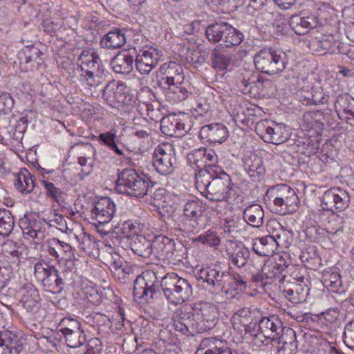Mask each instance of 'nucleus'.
<instances>
[{
	"label": "nucleus",
	"instance_id": "393cba45",
	"mask_svg": "<svg viewBox=\"0 0 354 354\" xmlns=\"http://www.w3.org/2000/svg\"><path fill=\"white\" fill-rule=\"evenodd\" d=\"M245 171L253 181H260L266 172L263 161L261 157L256 153L245 155L243 159Z\"/></svg>",
	"mask_w": 354,
	"mask_h": 354
},
{
	"label": "nucleus",
	"instance_id": "2eb2a0df",
	"mask_svg": "<svg viewBox=\"0 0 354 354\" xmlns=\"http://www.w3.org/2000/svg\"><path fill=\"white\" fill-rule=\"evenodd\" d=\"M188 164L194 168L195 171L212 167H216L218 157L212 149L201 147L192 150L187 156Z\"/></svg>",
	"mask_w": 354,
	"mask_h": 354
},
{
	"label": "nucleus",
	"instance_id": "f704fd0d",
	"mask_svg": "<svg viewBox=\"0 0 354 354\" xmlns=\"http://www.w3.org/2000/svg\"><path fill=\"white\" fill-rule=\"evenodd\" d=\"M35 177L25 168L21 169L15 181V188L22 194H29L35 187Z\"/></svg>",
	"mask_w": 354,
	"mask_h": 354
},
{
	"label": "nucleus",
	"instance_id": "a18cd8bd",
	"mask_svg": "<svg viewBox=\"0 0 354 354\" xmlns=\"http://www.w3.org/2000/svg\"><path fill=\"white\" fill-rule=\"evenodd\" d=\"M39 295L37 291L33 288L30 289L23 299V306L27 311L35 313L39 308Z\"/></svg>",
	"mask_w": 354,
	"mask_h": 354
},
{
	"label": "nucleus",
	"instance_id": "603ef678",
	"mask_svg": "<svg viewBox=\"0 0 354 354\" xmlns=\"http://www.w3.org/2000/svg\"><path fill=\"white\" fill-rule=\"evenodd\" d=\"M347 102H349V97L347 95H339L337 97L335 106L337 111H343L344 113L349 115L351 117H346L347 122L351 118H354V109L350 107V105L348 104L346 106Z\"/></svg>",
	"mask_w": 354,
	"mask_h": 354
},
{
	"label": "nucleus",
	"instance_id": "4468645a",
	"mask_svg": "<svg viewBox=\"0 0 354 354\" xmlns=\"http://www.w3.org/2000/svg\"><path fill=\"white\" fill-rule=\"evenodd\" d=\"M232 187L233 184L230 176L225 172H223L212 179V183L204 196L208 200L215 202L227 201L233 190Z\"/></svg>",
	"mask_w": 354,
	"mask_h": 354
},
{
	"label": "nucleus",
	"instance_id": "4c0bfd02",
	"mask_svg": "<svg viewBox=\"0 0 354 354\" xmlns=\"http://www.w3.org/2000/svg\"><path fill=\"white\" fill-rule=\"evenodd\" d=\"M207 168L196 171L195 173L196 178V187L201 192L202 195H205L212 183V179L214 177V174L216 172V170Z\"/></svg>",
	"mask_w": 354,
	"mask_h": 354
},
{
	"label": "nucleus",
	"instance_id": "4be33fe9",
	"mask_svg": "<svg viewBox=\"0 0 354 354\" xmlns=\"http://www.w3.org/2000/svg\"><path fill=\"white\" fill-rule=\"evenodd\" d=\"M22 348L20 333L8 330L0 332V354H19Z\"/></svg>",
	"mask_w": 354,
	"mask_h": 354
},
{
	"label": "nucleus",
	"instance_id": "9b49d317",
	"mask_svg": "<svg viewBox=\"0 0 354 354\" xmlns=\"http://www.w3.org/2000/svg\"><path fill=\"white\" fill-rule=\"evenodd\" d=\"M193 311L192 316L200 333L207 332L215 326L218 315L215 305L207 302L195 304Z\"/></svg>",
	"mask_w": 354,
	"mask_h": 354
},
{
	"label": "nucleus",
	"instance_id": "5701e85b",
	"mask_svg": "<svg viewBox=\"0 0 354 354\" xmlns=\"http://www.w3.org/2000/svg\"><path fill=\"white\" fill-rule=\"evenodd\" d=\"M172 319L173 328L181 335L189 337L200 333L194 319L183 311L177 310Z\"/></svg>",
	"mask_w": 354,
	"mask_h": 354
},
{
	"label": "nucleus",
	"instance_id": "f03ea898",
	"mask_svg": "<svg viewBox=\"0 0 354 354\" xmlns=\"http://www.w3.org/2000/svg\"><path fill=\"white\" fill-rule=\"evenodd\" d=\"M198 278L205 282L207 288L215 292L228 294L232 290H242L246 287V281L239 275H232L216 267L201 270Z\"/></svg>",
	"mask_w": 354,
	"mask_h": 354
},
{
	"label": "nucleus",
	"instance_id": "13d9d810",
	"mask_svg": "<svg viewBox=\"0 0 354 354\" xmlns=\"http://www.w3.org/2000/svg\"><path fill=\"white\" fill-rule=\"evenodd\" d=\"M344 342L350 348L354 349V319L344 327Z\"/></svg>",
	"mask_w": 354,
	"mask_h": 354
},
{
	"label": "nucleus",
	"instance_id": "de8ad7c7",
	"mask_svg": "<svg viewBox=\"0 0 354 354\" xmlns=\"http://www.w3.org/2000/svg\"><path fill=\"white\" fill-rule=\"evenodd\" d=\"M44 248L51 257L55 258L59 262L62 254L61 241L57 238L49 239L44 242Z\"/></svg>",
	"mask_w": 354,
	"mask_h": 354
},
{
	"label": "nucleus",
	"instance_id": "a878e982",
	"mask_svg": "<svg viewBox=\"0 0 354 354\" xmlns=\"http://www.w3.org/2000/svg\"><path fill=\"white\" fill-rule=\"evenodd\" d=\"M134 57L129 50L118 53L111 60V66L115 73L129 75L133 69Z\"/></svg>",
	"mask_w": 354,
	"mask_h": 354
},
{
	"label": "nucleus",
	"instance_id": "c756f323",
	"mask_svg": "<svg viewBox=\"0 0 354 354\" xmlns=\"http://www.w3.org/2000/svg\"><path fill=\"white\" fill-rule=\"evenodd\" d=\"M274 236H266L253 240L252 250L261 257H272L278 249Z\"/></svg>",
	"mask_w": 354,
	"mask_h": 354
},
{
	"label": "nucleus",
	"instance_id": "c03bdc74",
	"mask_svg": "<svg viewBox=\"0 0 354 354\" xmlns=\"http://www.w3.org/2000/svg\"><path fill=\"white\" fill-rule=\"evenodd\" d=\"M110 268L115 274H118V278L120 277V274L124 277L126 274L130 273L131 270V268L129 266L127 262L124 261L123 258L117 253L111 256Z\"/></svg>",
	"mask_w": 354,
	"mask_h": 354
},
{
	"label": "nucleus",
	"instance_id": "aec40b11",
	"mask_svg": "<svg viewBox=\"0 0 354 354\" xmlns=\"http://www.w3.org/2000/svg\"><path fill=\"white\" fill-rule=\"evenodd\" d=\"M277 196L273 203L276 207L275 211L281 214H285L287 207L296 204L298 198L292 188L285 184L279 185L275 187Z\"/></svg>",
	"mask_w": 354,
	"mask_h": 354
},
{
	"label": "nucleus",
	"instance_id": "2f4dec72",
	"mask_svg": "<svg viewBox=\"0 0 354 354\" xmlns=\"http://www.w3.org/2000/svg\"><path fill=\"white\" fill-rule=\"evenodd\" d=\"M160 129L163 134L170 137H179L185 130V124L174 115H169L162 118Z\"/></svg>",
	"mask_w": 354,
	"mask_h": 354
},
{
	"label": "nucleus",
	"instance_id": "7ed1b4c3",
	"mask_svg": "<svg viewBox=\"0 0 354 354\" xmlns=\"http://www.w3.org/2000/svg\"><path fill=\"white\" fill-rule=\"evenodd\" d=\"M150 183L145 175L133 169H125L118 175L115 189L120 194L140 198L147 194Z\"/></svg>",
	"mask_w": 354,
	"mask_h": 354
},
{
	"label": "nucleus",
	"instance_id": "72a5a7b5",
	"mask_svg": "<svg viewBox=\"0 0 354 354\" xmlns=\"http://www.w3.org/2000/svg\"><path fill=\"white\" fill-rule=\"evenodd\" d=\"M243 218L250 225L260 227L263 223L264 211L259 204H252L247 207L243 213Z\"/></svg>",
	"mask_w": 354,
	"mask_h": 354
},
{
	"label": "nucleus",
	"instance_id": "69168bd1",
	"mask_svg": "<svg viewBox=\"0 0 354 354\" xmlns=\"http://www.w3.org/2000/svg\"><path fill=\"white\" fill-rule=\"evenodd\" d=\"M195 111L199 116H207L210 117L211 109L208 103L205 100L200 99L197 101L196 107L194 108Z\"/></svg>",
	"mask_w": 354,
	"mask_h": 354
},
{
	"label": "nucleus",
	"instance_id": "a211bd4d",
	"mask_svg": "<svg viewBox=\"0 0 354 354\" xmlns=\"http://www.w3.org/2000/svg\"><path fill=\"white\" fill-rule=\"evenodd\" d=\"M127 87L124 84L110 82L102 93L104 100L110 106L119 109L124 104H127Z\"/></svg>",
	"mask_w": 354,
	"mask_h": 354
},
{
	"label": "nucleus",
	"instance_id": "f8f14e48",
	"mask_svg": "<svg viewBox=\"0 0 354 354\" xmlns=\"http://www.w3.org/2000/svg\"><path fill=\"white\" fill-rule=\"evenodd\" d=\"M158 279L153 271L147 270L138 276L134 281L135 298L152 299L158 291Z\"/></svg>",
	"mask_w": 354,
	"mask_h": 354
},
{
	"label": "nucleus",
	"instance_id": "bb28decb",
	"mask_svg": "<svg viewBox=\"0 0 354 354\" xmlns=\"http://www.w3.org/2000/svg\"><path fill=\"white\" fill-rule=\"evenodd\" d=\"M19 227L25 239H32L37 243L44 237V232L41 230L40 223L32 215H24L19 220Z\"/></svg>",
	"mask_w": 354,
	"mask_h": 354
},
{
	"label": "nucleus",
	"instance_id": "1a4fd4ad",
	"mask_svg": "<svg viewBox=\"0 0 354 354\" xmlns=\"http://www.w3.org/2000/svg\"><path fill=\"white\" fill-rule=\"evenodd\" d=\"M34 274L46 291L56 294L63 290L65 279L54 266L44 261L38 262L35 265Z\"/></svg>",
	"mask_w": 354,
	"mask_h": 354
},
{
	"label": "nucleus",
	"instance_id": "9d476101",
	"mask_svg": "<svg viewBox=\"0 0 354 354\" xmlns=\"http://www.w3.org/2000/svg\"><path fill=\"white\" fill-rule=\"evenodd\" d=\"M177 165V160L173 145L162 143L157 146L153 154V166L161 175L171 174Z\"/></svg>",
	"mask_w": 354,
	"mask_h": 354
},
{
	"label": "nucleus",
	"instance_id": "338daca9",
	"mask_svg": "<svg viewBox=\"0 0 354 354\" xmlns=\"http://www.w3.org/2000/svg\"><path fill=\"white\" fill-rule=\"evenodd\" d=\"M270 136L272 137L270 138L269 143L274 145L281 144L286 140V137L283 136L282 128L278 125L273 127V133H271Z\"/></svg>",
	"mask_w": 354,
	"mask_h": 354
},
{
	"label": "nucleus",
	"instance_id": "7c9ffc66",
	"mask_svg": "<svg viewBox=\"0 0 354 354\" xmlns=\"http://www.w3.org/2000/svg\"><path fill=\"white\" fill-rule=\"evenodd\" d=\"M152 242L153 253L156 255L167 259L172 258L175 250V243L173 239L164 235H158Z\"/></svg>",
	"mask_w": 354,
	"mask_h": 354
},
{
	"label": "nucleus",
	"instance_id": "e2e57ef3",
	"mask_svg": "<svg viewBox=\"0 0 354 354\" xmlns=\"http://www.w3.org/2000/svg\"><path fill=\"white\" fill-rule=\"evenodd\" d=\"M78 164L82 167V173L83 176H88L93 171V161L91 158L82 156L78 158Z\"/></svg>",
	"mask_w": 354,
	"mask_h": 354
},
{
	"label": "nucleus",
	"instance_id": "774afa93",
	"mask_svg": "<svg viewBox=\"0 0 354 354\" xmlns=\"http://www.w3.org/2000/svg\"><path fill=\"white\" fill-rule=\"evenodd\" d=\"M137 227L134 225V223L129 220L123 223L122 227V233L127 237H132V239L137 235Z\"/></svg>",
	"mask_w": 354,
	"mask_h": 354
},
{
	"label": "nucleus",
	"instance_id": "864d4df0",
	"mask_svg": "<svg viewBox=\"0 0 354 354\" xmlns=\"http://www.w3.org/2000/svg\"><path fill=\"white\" fill-rule=\"evenodd\" d=\"M59 331L63 334L82 330L80 322L73 318L64 317L59 323Z\"/></svg>",
	"mask_w": 354,
	"mask_h": 354
},
{
	"label": "nucleus",
	"instance_id": "c85d7f7f",
	"mask_svg": "<svg viewBox=\"0 0 354 354\" xmlns=\"http://www.w3.org/2000/svg\"><path fill=\"white\" fill-rule=\"evenodd\" d=\"M252 310L247 307L237 310L232 317V324L234 330L238 332L245 330L251 336L252 328L250 324L252 322Z\"/></svg>",
	"mask_w": 354,
	"mask_h": 354
},
{
	"label": "nucleus",
	"instance_id": "6e6d98bb",
	"mask_svg": "<svg viewBox=\"0 0 354 354\" xmlns=\"http://www.w3.org/2000/svg\"><path fill=\"white\" fill-rule=\"evenodd\" d=\"M41 185L45 189L46 196L55 202H59L62 194L61 189L55 187L53 183L46 180H41Z\"/></svg>",
	"mask_w": 354,
	"mask_h": 354
},
{
	"label": "nucleus",
	"instance_id": "6e6552de",
	"mask_svg": "<svg viewBox=\"0 0 354 354\" xmlns=\"http://www.w3.org/2000/svg\"><path fill=\"white\" fill-rule=\"evenodd\" d=\"M207 39L220 46L231 48L239 45L243 39V35L227 23H216L207 26L205 30Z\"/></svg>",
	"mask_w": 354,
	"mask_h": 354
},
{
	"label": "nucleus",
	"instance_id": "4d7b16f0",
	"mask_svg": "<svg viewBox=\"0 0 354 354\" xmlns=\"http://www.w3.org/2000/svg\"><path fill=\"white\" fill-rule=\"evenodd\" d=\"M43 220L49 227H55L62 232L67 229L66 221L61 215L53 214V216L44 218Z\"/></svg>",
	"mask_w": 354,
	"mask_h": 354
},
{
	"label": "nucleus",
	"instance_id": "b1692460",
	"mask_svg": "<svg viewBox=\"0 0 354 354\" xmlns=\"http://www.w3.org/2000/svg\"><path fill=\"white\" fill-rule=\"evenodd\" d=\"M199 135L207 142L221 144L228 138L229 132L224 124L214 123L202 127Z\"/></svg>",
	"mask_w": 354,
	"mask_h": 354
},
{
	"label": "nucleus",
	"instance_id": "cd10ccee",
	"mask_svg": "<svg viewBox=\"0 0 354 354\" xmlns=\"http://www.w3.org/2000/svg\"><path fill=\"white\" fill-rule=\"evenodd\" d=\"M317 23V19L313 15L307 16L295 15L291 17L289 26L297 35H302L315 28Z\"/></svg>",
	"mask_w": 354,
	"mask_h": 354
},
{
	"label": "nucleus",
	"instance_id": "39448f33",
	"mask_svg": "<svg viewBox=\"0 0 354 354\" xmlns=\"http://www.w3.org/2000/svg\"><path fill=\"white\" fill-rule=\"evenodd\" d=\"M254 62L259 71L274 75L286 68L288 57L286 53L281 49L263 48L254 56Z\"/></svg>",
	"mask_w": 354,
	"mask_h": 354
},
{
	"label": "nucleus",
	"instance_id": "0e129e2a",
	"mask_svg": "<svg viewBox=\"0 0 354 354\" xmlns=\"http://www.w3.org/2000/svg\"><path fill=\"white\" fill-rule=\"evenodd\" d=\"M267 0H250L247 12L252 15H257V12L266 6Z\"/></svg>",
	"mask_w": 354,
	"mask_h": 354
},
{
	"label": "nucleus",
	"instance_id": "3c124183",
	"mask_svg": "<svg viewBox=\"0 0 354 354\" xmlns=\"http://www.w3.org/2000/svg\"><path fill=\"white\" fill-rule=\"evenodd\" d=\"M255 131L257 135L266 142L269 143L271 133H273V127L270 125L268 120H261L257 123L255 126Z\"/></svg>",
	"mask_w": 354,
	"mask_h": 354
},
{
	"label": "nucleus",
	"instance_id": "e433bc0d",
	"mask_svg": "<svg viewBox=\"0 0 354 354\" xmlns=\"http://www.w3.org/2000/svg\"><path fill=\"white\" fill-rule=\"evenodd\" d=\"M131 248L137 255L148 258L153 253V242L145 236H136L131 243Z\"/></svg>",
	"mask_w": 354,
	"mask_h": 354
},
{
	"label": "nucleus",
	"instance_id": "ddd939ff",
	"mask_svg": "<svg viewBox=\"0 0 354 354\" xmlns=\"http://www.w3.org/2000/svg\"><path fill=\"white\" fill-rule=\"evenodd\" d=\"M350 201V195L346 190L334 187L324 193L322 197V206L326 211L342 212L349 206Z\"/></svg>",
	"mask_w": 354,
	"mask_h": 354
},
{
	"label": "nucleus",
	"instance_id": "79ce46f5",
	"mask_svg": "<svg viewBox=\"0 0 354 354\" xmlns=\"http://www.w3.org/2000/svg\"><path fill=\"white\" fill-rule=\"evenodd\" d=\"M272 224L279 227V230L275 235H273L276 243H278L277 247L288 248L292 243L293 233L290 230L283 228L278 222L272 221Z\"/></svg>",
	"mask_w": 354,
	"mask_h": 354
},
{
	"label": "nucleus",
	"instance_id": "ea45409f",
	"mask_svg": "<svg viewBox=\"0 0 354 354\" xmlns=\"http://www.w3.org/2000/svg\"><path fill=\"white\" fill-rule=\"evenodd\" d=\"M212 66L217 70L227 69L231 63V55L226 51L214 48L210 55Z\"/></svg>",
	"mask_w": 354,
	"mask_h": 354
},
{
	"label": "nucleus",
	"instance_id": "c9c22d12",
	"mask_svg": "<svg viewBox=\"0 0 354 354\" xmlns=\"http://www.w3.org/2000/svg\"><path fill=\"white\" fill-rule=\"evenodd\" d=\"M310 45L320 54L334 53L339 46L338 40L334 35H324L321 39L313 40Z\"/></svg>",
	"mask_w": 354,
	"mask_h": 354
},
{
	"label": "nucleus",
	"instance_id": "09e8293b",
	"mask_svg": "<svg viewBox=\"0 0 354 354\" xmlns=\"http://www.w3.org/2000/svg\"><path fill=\"white\" fill-rule=\"evenodd\" d=\"M279 339H277L274 342L277 344H282L283 345H290L297 348V342L295 331L290 327H283V332H281L278 335Z\"/></svg>",
	"mask_w": 354,
	"mask_h": 354
},
{
	"label": "nucleus",
	"instance_id": "49530a36",
	"mask_svg": "<svg viewBox=\"0 0 354 354\" xmlns=\"http://www.w3.org/2000/svg\"><path fill=\"white\" fill-rule=\"evenodd\" d=\"M62 243V254L59 259V264L64 265L67 270H71L74 268L75 254L72 247L63 241Z\"/></svg>",
	"mask_w": 354,
	"mask_h": 354
},
{
	"label": "nucleus",
	"instance_id": "6ab92c4d",
	"mask_svg": "<svg viewBox=\"0 0 354 354\" xmlns=\"http://www.w3.org/2000/svg\"><path fill=\"white\" fill-rule=\"evenodd\" d=\"M205 207L202 203L191 201L185 203L183 209L184 231L192 232L198 226V222L202 218Z\"/></svg>",
	"mask_w": 354,
	"mask_h": 354
},
{
	"label": "nucleus",
	"instance_id": "37998d69",
	"mask_svg": "<svg viewBox=\"0 0 354 354\" xmlns=\"http://www.w3.org/2000/svg\"><path fill=\"white\" fill-rule=\"evenodd\" d=\"M15 226L14 218L8 209H0V234L9 235Z\"/></svg>",
	"mask_w": 354,
	"mask_h": 354
},
{
	"label": "nucleus",
	"instance_id": "052dcab7",
	"mask_svg": "<svg viewBox=\"0 0 354 354\" xmlns=\"http://www.w3.org/2000/svg\"><path fill=\"white\" fill-rule=\"evenodd\" d=\"M274 28H277L279 33L283 35L287 30V19L283 15L279 12H275L273 22H272Z\"/></svg>",
	"mask_w": 354,
	"mask_h": 354
},
{
	"label": "nucleus",
	"instance_id": "5fc2aeb1",
	"mask_svg": "<svg viewBox=\"0 0 354 354\" xmlns=\"http://www.w3.org/2000/svg\"><path fill=\"white\" fill-rule=\"evenodd\" d=\"M196 241L209 246H217L220 244V239L215 232L208 230L200 234Z\"/></svg>",
	"mask_w": 354,
	"mask_h": 354
},
{
	"label": "nucleus",
	"instance_id": "f3484780",
	"mask_svg": "<svg viewBox=\"0 0 354 354\" xmlns=\"http://www.w3.org/2000/svg\"><path fill=\"white\" fill-rule=\"evenodd\" d=\"M225 254L232 264L241 268L247 265L250 251L241 242L228 241L225 244Z\"/></svg>",
	"mask_w": 354,
	"mask_h": 354
},
{
	"label": "nucleus",
	"instance_id": "58836bf2",
	"mask_svg": "<svg viewBox=\"0 0 354 354\" xmlns=\"http://www.w3.org/2000/svg\"><path fill=\"white\" fill-rule=\"evenodd\" d=\"M341 275L332 269L325 270L322 273V283L328 290L337 292L342 287Z\"/></svg>",
	"mask_w": 354,
	"mask_h": 354
},
{
	"label": "nucleus",
	"instance_id": "680f3d73",
	"mask_svg": "<svg viewBox=\"0 0 354 354\" xmlns=\"http://www.w3.org/2000/svg\"><path fill=\"white\" fill-rule=\"evenodd\" d=\"M14 106V100L8 93L0 95V111L4 113L10 112Z\"/></svg>",
	"mask_w": 354,
	"mask_h": 354
},
{
	"label": "nucleus",
	"instance_id": "a19ab883",
	"mask_svg": "<svg viewBox=\"0 0 354 354\" xmlns=\"http://www.w3.org/2000/svg\"><path fill=\"white\" fill-rule=\"evenodd\" d=\"M275 269V265L270 264L265 266L262 268L261 272H258L252 274V280L256 283L257 285L263 286L268 283V279L274 278L277 275V270L274 271Z\"/></svg>",
	"mask_w": 354,
	"mask_h": 354
},
{
	"label": "nucleus",
	"instance_id": "423d86ee",
	"mask_svg": "<svg viewBox=\"0 0 354 354\" xmlns=\"http://www.w3.org/2000/svg\"><path fill=\"white\" fill-rule=\"evenodd\" d=\"M283 325L277 315L262 317L258 322L257 328H252L251 336L254 344L257 346L268 345L277 339L281 332H283Z\"/></svg>",
	"mask_w": 354,
	"mask_h": 354
},
{
	"label": "nucleus",
	"instance_id": "bf43d9fd",
	"mask_svg": "<svg viewBox=\"0 0 354 354\" xmlns=\"http://www.w3.org/2000/svg\"><path fill=\"white\" fill-rule=\"evenodd\" d=\"M306 97L308 100L313 102L315 104L324 103L328 100V96L324 93L321 87L313 88L310 96Z\"/></svg>",
	"mask_w": 354,
	"mask_h": 354
},
{
	"label": "nucleus",
	"instance_id": "dca6fc26",
	"mask_svg": "<svg viewBox=\"0 0 354 354\" xmlns=\"http://www.w3.org/2000/svg\"><path fill=\"white\" fill-rule=\"evenodd\" d=\"M162 57L161 52L151 46H145L139 50L136 59L135 65L141 74H149L158 64Z\"/></svg>",
	"mask_w": 354,
	"mask_h": 354
},
{
	"label": "nucleus",
	"instance_id": "0eeeda50",
	"mask_svg": "<svg viewBox=\"0 0 354 354\" xmlns=\"http://www.w3.org/2000/svg\"><path fill=\"white\" fill-rule=\"evenodd\" d=\"M100 61L97 54L92 50H85L81 53L77 61L80 81L90 86H96L100 84Z\"/></svg>",
	"mask_w": 354,
	"mask_h": 354
},
{
	"label": "nucleus",
	"instance_id": "f257e3e1",
	"mask_svg": "<svg viewBox=\"0 0 354 354\" xmlns=\"http://www.w3.org/2000/svg\"><path fill=\"white\" fill-rule=\"evenodd\" d=\"M159 71L162 75L159 83L166 90L165 97L168 101L180 102L189 96V84L185 81L183 68L180 64L166 62L160 66Z\"/></svg>",
	"mask_w": 354,
	"mask_h": 354
},
{
	"label": "nucleus",
	"instance_id": "8fccbe9b",
	"mask_svg": "<svg viewBox=\"0 0 354 354\" xmlns=\"http://www.w3.org/2000/svg\"><path fill=\"white\" fill-rule=\"evenodd\" d=\"M67 345L71 348H77L84 344L86 339L83 330L69 332L64 335Z\"/></svg>",
	"mask_w": 354,
	"mask_h": 354
},
{
	"label": "nucleus",
	"instance_id": "473e14b6",
	"mask_svg": "<svg viewBox=\"0 0 354 354\" xmlns=\"http://www.w3.org/2000/svg\"><path fill=\"white\" fill-rule=\"evenodd\" d=\"M126 43V37L124 31L119 28L109 31L104 35L100 41V46L103 48L114 50L120 48Z\"/></svg>",
	"mask_w": 354,
	"mask_h": 354
},
{
	"label": "nucleus",
	"instance_id": "20e7f679",
	"mask_svg": "<svg viewBox=\"0 0 354 354\" xmlns=\"http://www.w3.org/2000/svg\"><path fill=\"white\" fill-rule=\"evenodd\" d=\"M160 286L167 299L176 305L187 301L193 292L189 281L174 272H169L162 277Z\"/></svg>",
	"mask_w": 354,
	"mask_h": 354
},
{
	"label": "nucleus",
	"instance_id": "412c9836",
	"mask_svg": "<svg viewBox=\"0 0 354 354\" xmlns=\"http://www.w3.org/2000/svg\"><path fill=\"white\" fill-rule=\"evenodd\" d=\"M115 212V205L113 201L109 197H104L95 203L91 214L99 224L104 225L111 221Z\"/></svg>",
	"mask_w": 354,
	"mask_h": 354
}]
</instances>
